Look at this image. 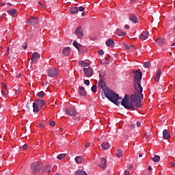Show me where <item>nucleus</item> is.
I'll return each instance as SVG.
<instances>
[{
    "instance_id": "obj_1",
    "label": "nucleus",
    "mask_w": 175,
    "mask_h": 175,
    "mask_svg": "<svg viewBox=\"0 0 175 175\" xmlns=\"http://www.w3.org/2000/svg\"><path fill=\"white\" fill-rule=\"evenodd\" d=\"M135 73L134 79V87L135 92L131 95V100L135 103L136 107H142V99L144 98L143 94V87H142V77H143V72L138 69L133 71Z\"/></svg>"
},
{
    "instance_id": "obj_2",
    "label": "nucleus",
    "mask_w": 175,
    "mask_h": 175,
    "mask_svg": "<svg viewBox=\"0 0 175 175\" xmlns=\"http://www.w3.org/2000/svg\"><path fill=\"white\" fill-rule=\"evenodd\" d=\"M104 95L110 100V102H112V103H114V105H117L118 106V103H120L117 102V100H118V99H121L118 94L114 92L113 90L106 89Z\"/></svg>"
},
{
    "instance_id": "obj_3",
    "label": "nucleus",
    "mask_w": 175,
    "mask_h": 175,
    "mask_svg": "<svg viewBox=\"0 0 175 175\" xmlns=\"http://www.w3.org/2000/svg\"><path fill=\"white\" fill-rule=\"evenodd\" d=\"M129 100V96L128 94H125L124 98L122 100L121 105L124 106V109H132V110H135V106L132 102L128 101Z\"/></svg>"
},
{
    "instance_id": "obj_4",
    "label": "nucleus",
    "mask_w": 175,
    "mask_h": 175,
    "mask_svg": "<svg viewBox=\"0 0 175 175\" xmlns=\"http://www.w3.org/2000/svg\"><path fill=\"white\" fill-rule=\"evenodd\" d=\"M44 105V100L41 99L36 100L33 103V111L38 113L39 110H41Z\"/></svg>"
},
{
    "instance_id": "obj_5",
    "label": "nucleus",
    "mask_w": 175,
    "mask_h": 175,
    "mask_svg": "<svg viewBox=\"0 0 175 175\" xmlns=\"http://www.w3.org/2000/svg\"><path fill=\"white\" fill-rule=\"evenodd\" d=\"M43 167V163L42 162H34L31 164V172L33 175L38 174Z\"/></svg>"
},
{
    "instance_id": "obj_6",
    "label": "nucleus",
    "mask_w": 175,
    "mask_h": 175,
    "mask_svg": "<svg viewBox=\"0 0 175 175\" xmlns=\"http://www.w3.org/2000/svg\"><path fill=\"white\" fill-rule=\"evenodd\" d=\"M47 75L49 77H55L58 76V70L55 68H50L47 70Z\"/></svg>"
},
{
    "instance_id": "obj_7",
    "label": "nucleus",
    "mask_w": 175,
    "mask_h": 175,
    "mask_svg": "<svg viewBox=\"0 0 175 175\" xmlns=\"http://www.w3.org/2000/svg\"><path fill=\"white\" fill-rule=\"evenodd\" d=\"M98 87H100L103 91L104 92V94L106 93V90H109L107 85H106V83H105V79H100L98 81Z\"/></svg>"
},
{
    "instance_id": "obj_8",
    "label": "nucleus",
    "mask_w": 175,
    "mask_h": 175,
    "mask_svg": "<svg viewBox=\"0 0 175 175\" xmlns=\"http://www.w3.org/2000/svg\"><path fill=\"white\" fill-rule=\"evenodd\" d=\"M66 114H68V116H70L71 117H75L76 114H77V111H76V109L74 107H71L70 109H67L65 110Z\"/></svg>"
},
{
    "instance_id": "obj_9",
    "label": "nucleus",
    "mask_w": 175,
    "mask_h": 175,
    "mask_svg": "<svg viewBox=\"0 0 175 175\" xmlns=\"http://www.w3.org/2000/svg\"><path fill=\"white\" fill-rule=\"evenodd\" d=\"M75 33L79 39H81V38L84 36V33H83V29L81 28V27H77L75 30Z\"/></svg>"
},
{
    "instance_id": "obj_10",
    "label": "nucleus",
    "mask_w": 175,
    "mask_h": 175,
    "mask_svg": "<svg viewBox=\"0 0 175 175\" xmlns=\"http://www.w3.org/2000/svg\"><path fill=\"white\" fill-rule=\"evenodd\" d=\"M84 75L86 77H91L93 75L92 68L91 67L83 68Z\"/></svg>"
},
{
    "instance_id": "obj_11",
    "label": "nucleus",
    "mask_w": 175,
    "mask_h": 175,
    "mask_svg": "<svg viewBox=\"0 0 175 175\" xmlns=\"http://www.w3.org/2000/svg\"><path fill=\"white\" fill-rule=\"evenodd\" d=\"M40 59V54L39 53H33L31 56V61L34 64H36L38 61Z\"/></svg>"
},
{
    "instance_id": "obj_12",
    "label": "nucleus",
    "mask_w": 175,
    "mask_h": 175,
    "mask_svg": "<svg viewBox=\"0 0 175 175\" xmlns=\"http://www.w3.org/2000/svg\"><path fill=\"white\" fill-rule=\"evenodd\" d=\"M39 23V20L36 17H31L29 20L27 21V24H31V25H35Z\"/></svg>"
},
{
    "instance_id": "obj_13",
    "label": "nucleus",
    "mask_w": 175,
    "mask_h": 175,
    "mask_svg": "<svg viewBox=\"0 0 175 175\" xmlns=\"http://www.w3.org/2000/svg\"><path fill=\"white\" fill-rule=\"evenodd\" d=\"M148 31H143L139 36V39L141 40H146V39L148 38Z\"/></svg>"
},
{
    "instance_id": "obj_14",
    "label": "nucleus",
    "mask_w": 175,
    "mask_h": 175,
    "mask_svg": "<svg viewBox=\"0 0 175 175\" xmlns=\"http://www.w3.org/2000/svg\"><path fill=\"white\" fill-rule=\"evenodd\" d=\"M163 137L165 140H167V139H170V133H169V131H167V129L163 130Z\"/></svg>"
},
{
    "instance_id": "obj_15",
    "label": "nucleus",
    "mask_w": 175,
    "mask_h": 175,
    "mask_svg": "<svg viewBox=\"0 0 175 175\" xmlns=\"http://www.w3.org/2000/svg\"><path fill=\"white\" fill-rule=\"evenodd\" d=\"M129 20L134 24H137V23H139V19L137 18V17H136V15H135V14H133L130 16Z\"/></svg>"
},
{
    "instance_id": "obj_16",
    "label": "nucleus",
    "mask_w": 175,
    "mask_h": 175,
    "mask_svg": "<svg viewBox=\"0 0 175 175\" xmlns=\"http://www.w3.org/2000/svg\"><path fill=\"white\" fill-rule=\"evenodd\" d=\"M161 68H159L157 72H156V75L154 77V81H156V83H158V81H159V79L161 77Z\"/></svg>"
},
{
    "instance_id": "obj_17",
    "label": "nucleus",
    "mask_w": 175,
    "mask_h": 175,
    "mask_svg": "<svg viewBox=\"0 0 175 175\" xmlns=\"http://www.w3.org/2000/svg\"><path fill=\"white\" fill-rule=\"evenodd\" d=\"M106 46H107L108 47H114V40L111 38H109L106 42Z\"/></svg>"
},
{
    "instance_id": "obj_18",
    "label": "nucleus",
    "mask_w": 175,
    "mask_h": 175,
    "mask_svg": "<svg viewBox=\"0 0 175 175\" xmlns=\"http://www.w3.org/2000/svg\"><path fill=\"white\" fill-rule=\"evenodd\" d=\"M79 94L81 96H86L87 92L85 91V89L84 88V87L81 86L79 88Z\"/></svg>"
},
{
    "instance_id": "obj_19",
    "label": "nucleus",
    "mask_w": 175,
    "mask_h": 175,
    "mask_svg": "<svg viewBox=\"0 0 175 175\" xmlns=\"http://www.w3.org/2000/svg\"><path fill=\"white\" fill-rule=\"evenodd\" d=\"M106 159L101 158V162L100 164L99 165V167H101L102 169H106Z\"/></svg>"
},
{
    "instance_id": "obj_20",
    "label": "nucleus",
    "mask_w": 175,
    "mask_h": 175,
    "mask_svg": "<svg viewBox=\"0 0 175 175\" xmlns=\"http://www.w3.org/2000/svg\"><path fill=\"white\" fill-rule=\"evenodd\" d=\"M64 55H65L66 57H68V55H69L70 54V48L69 47H66L63 49L62 51Z\"/></svg>"
},
{
    "instance_id": "obj_21",
    "label": "nucleus",
    "mask_w": 175,
    "mask_h": 175,
    "mask_svg": "<svg viewBox=\"0 0 175 175\" xmlns=\"http://www.w3.org/2000/svg\"><path fill=\"white\" fill-rule=\"evenodd\" d=\"M44 172H45V173H49V174H50V173H51V170H52V167H51V166H50V165H45L44 167Z\"/></svg>"
},
{
    "instance_id": "obj_22",
    "label": "nucleus",
    "mask_w": 175,
    "mask_h": 175,
    "mask_svg": "<svg viewBox=\"0 0 175 175\" xmlns=\"http://www.w3.org/2000/svg\"><path fill=\"white\" fill-rule=\"evenodd\" d=\"M101 148L103 150H109L110 148V144L104 142L101 144Z\"/></svg>"
},
{
    "instance_id": "obj_23",
    "label": "nucleus",
    "mask_w": 175,
    "mask_h": 175,
    "mask_svg": "<svg viewBox=\"0 0 175 175\" xmlns=\"http://www.w3.org/2000/svg\"><path fill=\"white\" fill-rule=\"evenodd\" d=\"M116 33L118 36H125V35H126V32H124L120 29H116Z\"/></svg>"
},
{
    "instance_id": "obj_24",
    "label": "nucleus",
    "mask_w": 175,
    "mask_h": 175,
    "mask_svg": "<svg viewBox=\"0 0 175 175\" xmlns=\"http://www.w3.org/2000/svg\"><path fill=\"white\" fill-rule=\"evenodd\" d=\"M70 12L72 14H76V13H79V8L75 7L70 9Z\"/></svg>"
},
{
    "instance_id": "obj_25",
    "label": "nucleus",
    "mask_w": 175,
    "mask_h": 175,
    "mask_svg": "<svg viewBox=\"0 0 175 175\" xmlns=\"http://www.w3.org/2000/svg\"><path fill=\"white\" fill-rule=\"evenodd\" d=\"M98 73H99V77L100 79H105V76H106L105 70H101L98 71Z\"/></svg>"
},
{
    "instance_id": "obj_26",
    "label": "nucleus",
    "mask_w": 175,
    "mask_h": 175,
    "mask_svg": "<svg viewBox=\"0 0 175 175\" xmlns=\"http://www.w3.org/2000/svg\"><path fill=\"white\" fill-rule=\"evenodd\" d=\"M75 175H87V172H85V171L79 170L75 173Z\"/></svg>"
},
{
    "instance_id": "obj_27",
    "label": "nucleus",
    "mask_w": 175,
    "mask_h": 175,
    "mask_svg": "<svg viewBox=\"0 0 175 175\" xmlns=\"http://www.w3.org/2000/svg\"><path fill=\"white\" fill-rule=\"evenodd\" d=\"M75 162L76 163L80 164L81 162H83V159L81 158V156H78L75 157Z\"/></svg>"
},
{
    "instance_id": "obj_28",
    "label": "nucleus",
    "mask_w": 175,
    "mask_h": 175,
    "mask_svg": "<svg viewBox=\"0 0 175 175\" xmlns=\"http://www.w3.org/2000/svg\"><path fill=\"white\" fill-rule=\"evenodd\" d=\"M73 46H75V47L77 49V50H80L81 47H83V45L79 44L76 41H74Z\"/></svg>"
},
{
    "instance_id": "obj_29",
    "label": "nucleus",
    "mask_w": 175,
    "mask_h": 175,
    "mask_svg": "<svg viewBox=\"0 0 175 175\" xmlns=\"http://www.w3.org/2000/svg\"><path fill=\"white\" fill-rule=\"evenodd\" d=\"M156 43L159 44V46H162L163 44V39L162 38H157L156 40Z\"/></svg>"
},
{
    "instance_id": "obj_30",
    "label": "nucleus",
    "mask_w": 175,
    "mask_h": 175,
    "mask_svg": "<svg viewBox=\"0 0 175 175\" xmlns=\"http://www.w3.org/2000/svg\"><path fill=\"white\" fill-rule=\"evenodd\" d=\"M152 160L153 162H159V161H161V157L158 155H154Z\"/></svg>"
},
{
    "instance_id": "obj_31",
    "label": "nucleus",
    "mask_w": 175,
    "mask_h": 175,
    "mask_svg": "<svg viewBox=\"0 0 175 175\" xmlns=\"http://www.w3.org/2000/svg\"><path fill=\"white\" fill-rule=\"evenodd\" d=\"M79 65L80 66H82V68H85V66H88V65H90V64H88V63H84L83 61H80V62H79Z\"/></svg>"
},
{
    "instance_id": "obj_32",
    "label": "nucleus",
    "mask_w": 175,
    "mask_h": 175,
    "mask_svg": "<svg viewBox=\"0 0 175 175\" xmlns=\"http://www.w3.org/2000/svg\"><path fill=\"white\" fill-rule=\"evenodd\" d=\"M116 156L118 158H121L122 157V150L121 149H118Z\"/></svg>"
},
{
    "instance_id": "obj_33",
    "label": "nucleus",
    "mask_w": 175,
    "mask_h": 175,
    "mask_svg": "<svg viewBox=\"0 0 175 175\" xmlns=\"http://www.w3.org/2000/svg\"><path fill=\"white\" fill-rule=\"evenodd\" d=\"M8 12H9L10 16H14V14H16V13H17V10H16L14 9L10 10Z\"/></svg>"
},
{
    "instance_id": "obj_34",
    "label": "nucleus",
    "mask_w": 175,
    "mask_h": 175,
    "mask_svg": "<svg viewBox=\"0 0 175 175\" xmlns=\"http://www.w3.org/2000/svg\"><path fill=\"white\" fill-rule=\"evenodd\" d=\"M66 157V154H60L59 155L57 156V159H59L61 161L62 159H64Z\"/></svg>"
},
{
    "instance_id": "obj_35",
    "label": "nucleus",
    "mask_w": 175,
    "mask_h": 175,
    "mask_svg": "<svg viewBox=\"0 0 175 175\" xmlns=\"http://www.w3.org/2000/svg\"><path fill=\"white\" fill-rule=\"evenodd\" d=\"M144 68H150V66H151V63L149 61L145 62L144 63Z\"/></svg>"
},
{
    "instance_id": "obj_36",
    "label": "nucleus",
    "mask_w": 175,
    "mask_h": 175,
    "mask_svg": "<svg viewBox=\"0 0 175 175\" xmlns=\"http://www.w3.org/2000/svg\"><path fill=\"white\" fill-rule=\"evenodd\" d=\"M44 95H45V93L43 91H41L38 93V96L40 97V98H43Z\"/></svg>"
},
{
    "instance_id": "obj_37",
    "label": "nucleus",
    "mask_w": 175,
    "mask_h": 175,
    "mask_svg": "<svg viewBox=\"0 0 175 175\" xmlns=\"http://www.w3.org/2000/svg\"><path fill=\"white\" fill-rule=\"evenodd\" d=\"M97 88H98V87L96 86V85H94L92 87L91 90H92V92H96Z\"/></svg>"
},
{
    "instance_id": "obj_38",
    "label": "nucleus",
    "mask_w": 175,
    "mask_h": 175,
    "mask_svg": "<svg viewBox=\"0 0 175 175\" xmlns=\"http://www.w3.org/2000/svg\"><path fill=\"white\" fill-rule=\"evenodd\" d=\"M79 10V12H84V10H85V8L83 6H81L78 8V11Z\"/></svg>"
},
{
    "instance_id": "obj_39",
    "label": "nucleus",
    "mask_w": 175,
    "mask_h": 175,
    "mask_svg": "<svg viewBox=\"0 0 175 175\" xmlns=\"http://www.w3.org/2000/svg\"><path fill=\"white\" fill-rule=\"evenodd\" d=\"M98 54L100 55H103L105 54V51H103V50L100 49L98 51Z\"/></svg>"
},
{
    "instance_id": "obj_40",
    "label": "nucleus",
    "mask_w": 175,
    "mask_h": 175,
    "mask_svg": "<svg viewBox=\"0 0 175 175\" xmlns=\"http://www.w3.org/2000/svg\"><path fill=\"white\" fill-rule=\"evenodd\" d=\"M84 84H85V85H90V80L88 79L85 80Z\"/></svg>"
},
{
    "instance_id": "obj_41",
    "label": "nucleus",
    "mask_w": 175,
    "mask_h": 175,
    "mask_svg": "<svg viewBox=\"0 0 175 175\" xmlns=\"http://www.w3.org/2000/svg\"><path fill=\"white\" fill-rule=\"evenodd\" d=\"M49 124L51 125V126H55V122L51 121L50 122Z\"/></svg>"
},
{
    "instance_id": "obj_42",
    "label": "nucleus",
    "mask_w": 175,
    "mask_h": 175,
    "mask_svg": "<svg viewBox=\"0 0 175 175\" xmlns=\"http://www.w3.org/2000/svg\"><path fill=\"white\" fill-rule=\"evenodd\" d=\"M22 148H23V150H27V148H28V144H25V145H23V146H22Z\"/></svg>"
},
{
    "instance_id": "obj_43",
    "label": "nucleus",
    "mask_w": 175,
    "mask_h": 175,
    "mask_svg": "<svg viewBox=\"0 0 175 175\" xmlns=\"http://www.w3.org/2000/svg\"><path fill=\"white\" fill-rule=\"evenodd\" d=\"M27 46H28V45H27V42H25V43L23 44V49H27Z\"/></svg>"
},
{
    "instance_id": "obj_44",
    "label": "nucleus",
    "mask_w": 175,
    "mask_h": 175,
    "mask_svg": "<svg viewBox=\"0 0 175 175\" xmlns=\"http://www.w3.org/2000/svg\"><path fill=\"white\" fill-rule=\"evenodd\" d=\"M137 126L138 128H139V126H142V123H140V122H137Z\"/></svg>"
},
{
    "instance_id": "obj_45",
    "label": "nucleus",
    "mask_w": 175,
    "mask_h": 175,
    "mask_svg": "<svg viewBox=\"0 0 175 175\" xmlns=\"http://www.w3.org/2000/svg\"><path fill=\"white\" fill-rule=\"evenodd\" d=\"M170 165L172 166V167H175V163L174 162H170Z\"/></svg>"
},
{
    "instance_id": "obj_46",
    "label": "nucleus",
    "mask_w": 175,
    "mask_h": 175,
    "mask_svg": "<svg viewBox=\"0 0 175 175\" xmlns=\"http://www.w3.org/2000/svg\"><path fill=\"white\" fill-rule=\"evenodd\" d=\"M78 51L79 53H83V51H84V50H83V47H81L80 49H78Z\"/></svg>"
},
{
    "instance_id": "obj_47",
    "label": "nucleus",
    "mask_w": 175,
    "mask_h": 175,
    "mask_svg": "<svg viewBox=\"0 0 175 175\" xmlns=\"http://www.w3.org/2000/svg\"><path fill=\"white\" fill-rule=\"evenodd\" d=\"M3 88L6 90L8 88V85H6L5 83H3Z\"/></svg>"
},
{
    "instance_id": "obj_48",
    "label": "nucleus",
    "mask_w": 175,
    "mask_h": 175,
    "mask_svg": "<svg viewBox=\"0 0 175 175\" xmlns=\"http://www.w3.org/2000/svg\"><path fill=\"white\" fill-rule=\"evenodd\" d=\"M124 29H129V25H124Z\"/></svg>"
},
{
    "instance_id": "obj_49",
    "label": "nucleus",
    "mask_w": 175,
    "mask_h": 175,
    "mask_svg": "<svg viewBox=\"0 0 175 175\" xmlns=\"http://www.w3.org/2000/svg\"><path fill=\"white\" fill-rule=\"evenodd\" d=\"M129 169L130 170H132V169H133V165L132 164L129 165Z\"/></svg>"
},
{
    "instance_id": "obj_50",
    "label": "nucleus",
    "mask_w": 175,
    "mask_h": 175,
    "mask_svg": "<svg viewBox=\"0 0 175 175\" xmlns=\"http://www.w3.org/2000/svg\"><path fill=\"white\" fill-rule=\"evenodd\" d=\"M85 147L86 148H88V147H90V143H87L85 145Z\"/></svg>"
},
{
    "instance_id": "obj_51",
    "label": "nucleus",
    "mask_w": 175,
    "mask_h": 175,
    "mask_svg": "<svg viewBox=\"0 0 175 175\" xmlns=\"http://www.w3.org/2000/svg\"><path fill=\"white\" fill-rule=\"evenodd\" d=\"M80 116H78L77 118H75V121H80Z\"/></svg>"
},
{
    "instance_id": "obj_52",
    "label": "nucleus",
    "mask_w": 175,
    "mask_h": 175,
    "mask_svg": "<svg viewBox=\"0 0 175 175\" xmlns=\"http://www.w3.org/2000/svg\"><path fill=\"white\" fill-rule=\"evenodd\" d=\"M125 174L124 175H131L130 174H129V171H125Z\"/></svg>"
},
{
    "instance_id": "obj_53",
    "label": "nucleus",
    "mask_w": 175,
    "mask_h": 175,
    "mask_svg": "<svg viewBox=\"0 0 175 175\" xmlns=\"http://www.w3.org/2000/svg\"><path fill=\"white\" fill-rule=\"evenodd\" d=\"M38 126H39V128H43V124L40 123Z\"/></svg>"
},
{
    "instance_id": "obj_54",
    "label": "nucleus",
    "mask_w": 175,
    "mask_h": 175,
    "mask_svg": "<svg viewBox=\"0 0 175 175\" xmlns=\"http://www.w3.org/2000/svg\"><path fill=\"white\" fill-rule=\"evenodd\" d=\"M125 49H126V50H129V46L125 45Z\"/></svg>"
},
{
    "instance_id": "obj_55",
    "label": "nucleus",
    "mask_w": 175,
    "mask_h": 175,
    "mask_svg": "<svg viewBox=\"0 0 175 175\" xmlns=\"http://www.w3.org/2000/svg\"><path fill=\"white\" fill-rule=\"evenodd\" d=\"M29 105H31V103H28L27 104V109H29Z\"/></svg>"
},
{
    "instance_id": "obj_56",
    "label": "nucleus",
    "mask_w": 175,
    "mask_h": 175,
    "mask_svg": "<svg viewBox=\"0 0 175 175\" xmlns=\"http://www.w3.org/2000/svg\"><path fill=\"white\" fill-rule=\"evenodd\" d=\"M152 170V167H151V166L149 165V166L148 167V170Z\"/></svg>"
},
{
    "instance_id": "obj_57",
    "label": "nucleus",
    "mask_w": 175,
    "mask_h": 175,
    "mask_svg": "<svg viewBox=\"0 0 175 175\" xmlns=\"http://www.w3.org/2000/svg\"><path fill=\"white\" fill-rule=\"evenodd\" d=\"M6 50H7L8 53H9V51H10V47H8V48L6 49Z\"/></svg>"
},
{
    "instance_id": "obj_58",
    "label": "nucleus",
    "mask_w": 175,
    "mask_h": 175,
    "mask_svg": "<svg viewBox=\"0 0 175 175\" xmlns=\"http://www.w3.org/2000/svg\"><path fill=\"white\" fill-rule=\"evenodd\" d=\"M2 95H6V93L5 92V91H2Z\"/></svg>"
},
{
    "instance_id": "obj_59",
    "label": "nucleus",
    "mask_w": 175,
    "mask_h": 175,
    "mask_svg": "<svg viewBox=\"0 0 175 175\" xmlns=\"http://www.w3.org/2000/svg\"><path fill=\"white\" fill-rule=\"evenodd\" d=\"M142 157H143V154H142V153H140V154H139V158H142Z\"/></svg>"
},
{
    "instance_id": "obj_60",
    "label": "nucleus",
    "mask_w": 175,
    "mask_h": 175,
    "mask_svg": "<svg viewBox=\"0 0 175 175\" xmlns=\"http://www.w3.org/2000/svg\"><path fill=\"white\" fill-rule=\"evenodd\" d=\"M5 5H6V3H2L1 4V6H5Z\"/></svg>"
},
{
    "instance_id": "obj_61",
    "label": "nucleus",
    "mask_w": 175,
    "mask_h": 175,
    "mask_svg": "<svg viewBox=\"0 0 175 175\" xmlns=\"http://www.w3.org/2000/svg\"><path fill=\"white\" fill-rule=\"evenodd\" d=\"M7 5H8V6H12V3H7Z\"/></svg>"
},
{
    "instance_id": "obj_62",
    "label": "nucleus",
    "mask_w": 175,
    "mask_h": 175,
    "mask_svg": "<svg viewBox=\"0 0 175 175\" xmlns=\"http://www.w3.org/2000/svg\"><path fill=\"white\" fill-rule=\"evenodd\" d=\"M131 47H133V49H135V45H131Z\"/></svg>"
},
{
    "instance_id": "obj_63",
    "label": "nucleus",
    "mask_w": 175,
    "mask_h": 175,
    "mask_svg": "<svg viewBox=\"0 0 175 175\" xmlns=\"http://www.w3.org/2000/svg\"><path fill=\"white\" fill-rule=\"evenodd\" d=\"M137 0H131V2H136Z\"/></svg>"
},
{
    "instance_id": "obj_64",
    "label": "nucleus",
    "mask_w": 175,
    "mask_h": 175,
    "mask_svg": "<svg viewBox=\"0 0 175 175\" xmlns=\"http://www.w3.org/2000/svg\"><path fill=\"white\" fill-rule=\"evenodd\" d=\"M172 46H175V42L172 44Z\"/></svg>"
}]
</instances>
